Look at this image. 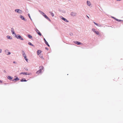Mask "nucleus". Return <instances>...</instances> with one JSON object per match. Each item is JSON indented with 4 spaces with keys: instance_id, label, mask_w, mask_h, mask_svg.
I'll return each mask as SVG.
<instances>
[{
    "instance_id": "5701e85b",
    "label": "nucleus",
    "mask_w": 123,
    "mask_h": 123,
    "mask_svg": "<svg viewBox=\"0 0 123 123\" xmlns=\"http://www.w3.org/2000/svg\"><path fill=\"white\" fill-rule=\"evenodd\" d=\"M24 59H25L26 60V61L27 62L28 61V59H27V57H26H26H24Z\"/></svg>"
},
{
    "instance_id": "0eeeda50",
    "label": "nucleus",
    "mask_w": 123,
    "mask_h": 123,
    "mask_svg": "<svg viewBox=\"0 0 123 123\" xmlns=\"http://www.w3.org/2000/svg\"><path fill=\"white\" fill-rule=\"evenodd\" d=\"M22 54L24 57H26V54L24 51H22Z\"/></svg>"
},
{
    "instance_id": "b1692460",
    "label": "nucleus",
    "mask_w": 123,
    "mask_h": 123,
    "mask_svg": "<svg viewBox=\"0 0 123 123\" xmlns=\"http://www.w3.org/2000/svg\"><path fill=\"white\" fill-rule=\"evenodd\" d=\"M50 13L51 14V15L52 17H53L54 16V14L50 12Z\"/></svg>"
},
{
    "instance_id": "9b49d317",
    "label": "nucleus",
    "mask_w": 123,
    "mask_h": 123,
    "mask_svg": "<svg viewBox=\"0 0 123 123\" xmlns=\"http://www.w3.org/2000/svg\"><path fill=\"white\" fill-rule=\"evenodd\" d=\"M41 72L42 71H41V70H39L37 71L36 72V74H39L41 73Z\"/></svg>"
},
{
    "instance_id": "393cba45",
    "label": "nucleus",
    "mask_w": 123,
    "mask_h": 123,
    "mask_svg": "<svg viewBox=\"0 0 123 123\" xmlns=\"http://www.w3.org/2000/svg\"><path fill=\"white\" fill-rule=\"evenodd\" d=\"M28 44L29 45H31L32 46H33V45H32L31 43L29 42L28 43Z\"/></svg>"
},
{
    "instance_id": "f704fd0d",
    "label": "nucleus",
    "mask_w": 123,
    "mask_h": 123,
    "mask_svg": "<svg viewBox=\"0 0 123 123\" xmlns=\"http://www.w3.org/2000/svg\"><path fill=\"white\" fill-rule=\"evenodd\" d=\"M10 37H9V38H10Z\"/></svg>"
},
{
    "instance_id": "39448f33",
    "label": "nucleus",
    "mask_w": 123,
    "mask_h": 123,
    "mask_svg": "<svg viewBox=\"0 0 123 123\" xmlns=\"http://www.w3.org/2000/svg\"><path fill=\"white\" fill-rule=\"evenodd\" d=\"M20 74H23L24 75H29L31 74L30 73H25V72H22L21 73H20Z\"/></svg>"
},
{
    "instance_id": "4468645a",
    "label": "nucleus",
    "mask_w": 123,
    "mask_h": 123,
    "mask_svg": "<svg viewBox=\"0 0 123 123\" xmlns=\"http://www.w3.org/2000/svg\"><path fill=\"white\" fill-rule=\"evenodd\" d=\"M44 17L47 19H48V20H49V21H50V19L46 15H45V16Z\"/></svg>"
},
{
    "instance_id": "c9c22d12",
    "label": "nucleus",
    "mask_w": 123,
    "mask_h": 123,
    "mask_svg": "<svg viewBox=\"0 0 123 123\" xmlns=\"http://www.w3.org/2000/svg\"><path fill=\"white\" fill-rule=\"evenodd\" d=\"M46 49H47V48H46Z\"/></svg>"
},
{
    "instance_id": "6ab92c4d",
    "label": "nucleus",
    "mask_w": 123,
    "mask_h": 123,
    "mask_svg": "<svg viewBox=\"0 0 123 123\" xmlns=\"http://www.w3.org/2000/svg\"><path fill=\"white\" fill-rule=\"evenodd\" d=\"M11 31L12 32L13 34H14V29L12 28L11 29Z\"/></svg>"
},
{
    "instance_id": "f257e3e1",
    "label": "nucleus",
    "mask_w": 123,
    "mask_h": 123,
    "mask_svg": "<svg viewBox=\"0 0 123 123\" xmlns=\"http://www.w3.org/2000/svg\"><path fill=\"white\" fill-rule=\"evenodd\" d=\"M16 37L17 39H20L22 40H24L22 37L19 35H17L16 36Z\"/></svg>"
},
{
    "instance_id": "412c9836",
    "label": "nucleus",
    "mask_w": 123,
    "mask_h": 123,
    "mask_svg": "<svg viewBox=\"0 0 123 123\" xmlns=\"http://www.w3.org/2000/svg\"><path fill=\"white\" fill-rule=\"evenodd\" d=\"M28 37L30 38H31L32 37L31 35H28Z\"/></svg>"
},
{
    "instance_id": "2f4dec72",
    "label": "nucleus",
    "mask_w": 123,
    "mask_h": 123,
    "mask_svg": "<svg viewBox=\"0 0 123 123\" xmlns=\"http://www.w3.org/2000/svg\"><path fill=\"white\" fill-rule=\"evenodd\" d=\"M87 17H88V18H89V17H88L87 16Z\"/></svg>"
},
{
    "instance_id": "1a4fd4ad",
    "label": "nucleus",
    "mask_w": 123,
    "mask_h": 123,
    "mask_svg": "<svg viewBox=\"0 0 123 123\" xmlns=\"http://www.w3.org/2000/svg\"><path fill=\"white\" fill-rule=\"evenodd\" d=\"M71 15L72 16H74L76 15V13H75L72 12L71 13Z\"/></svg>"
},
{
    "instance_id": "4be33fe9",
    "label": "nucleus",
    "mask_w": 123,
    "mask_h": 123,
    "mask_svg": "<svg viewBox=\"0 0 123 123\" xmlns=\"http://www.w3.org/2000/svg\"><path fill=\"white\" fill-rule=\"evenodd\" d=\"M114 18L117 21H118L119 22L120 21H121V20H118L117 19H116V18Z\"/></svg>"
},
{
    "instance_id": "bb28decb",
    "label": "nucleus",
    "mask_w": 123,
    "mask_h": 123,
    "mask_svg": "<svg viewBox=\"0 0 123 123\" xmlns=\"http://www.w3.org/2000/svg\"><path fill=\"white\" fill-rule=\"evenodd\" d=\"M42 14L44 16H45V15H46L43 12H42Z\"/></svg>"
},
{
    "instance_id": "c756f323",
    "label": "nucleus",
    "mask_w": 123,
    "mask_h": 123,
    "mask_svg": "<svg viewBox=\"0 0 123 123\" xmlns=\"http://www.w3.org/2000/svg\"><path fill=\"white\" fill-rule=\"evenodd\" d=\"M11 54L10 52H8V55H10Z\"/></svg>"
},
{
    "instance_id": "2eb2a0df",
    "label": "nucleus",
    "mask_w": 123,
    "mask_h": 123,
    "mask_svg": "<svg viewBox=\"0 0 123 123\" xmlns=\"http://www.w3.org/2000/svg\"><path fill=\"white\" fill-rule=\"evenodd\" d=\"M43 67L42 66H40L39 67L40 69L39 70H41V71H42V70H43Z\"/></svg>"
},
{
    "instance_id": "423d86ee",
    "label": "nucleus",
    "mask_w": 123,
    "mask_h": 123,
    "mask_svg": "<svg viewBox=\"0 0 123 123\" xmlns=\"http://www.w3.org/2000/svg\"><path fill=\"white\" fill-rule=\"evenodd\" d=\"M44 42H45V44L47 45V46H48L49 47V44L47 42V41H46V40L44 38Z\"/></svg>"
},
{
    "instance_id": "f03ea898",
    "label": "nucleus",
    "mask_w": 123,
    "mask_h": 123,
    "mask_svg": "<svg viewBox=\"0 0 123 123\" xmlns=\"http://www.w3.org/2000/svg\"><path fill=\"white\" fill-rule=\"evenodd\" d=\"M15 11L19 13H22V11L19 9H16L15 10Z\"/></svg>"
},
{
    "instance_id": "dca6fc26",
    "label": "nucleus",
    "mask_w": 123,
    "mask_h": 123,
    "mask_svg": "<svg viewBox=\"0 0 123 123\" xmlns=\"http://www.w3.org/2000/svg\"><path fill=\"white\" fill-rule=\"evenodd\" d=\"M87 4L88 5V6H90L91 4V3H90V2L88 1H87Z\"/></svg>"
},
{
    "instance_id": "20e7f679",
    "label": "nucleus",
    "mask_w": 123,
    "mask_h": 123,
    "mask_svg": "<svg viewBox=\"0 0 123 123\" xmlns=\"http://www.w3.org/2000/svg\"><path fill=\"white\" fill-rule=\"evenodd\" d=\"M15 77H16L14 79L12 80L13 81H16L17 80H19V79L18 78L17 76H15Z\"/></svg>"
},
{
    "instance_id": "a211bd4d",
    "label": "nucleus",
    "mask_w": 123,
    "mask_h": 123,
    "mask_svg": "<svg viewBox=\"0 0 123 123\" xmlns=\"http://www.w3.org/2000/svg\"><path fill=\"white\" fill-rule=\"evenodd\" d=\"M8 79L10 80H12L13 79V77H11V76H8Z\"/></svg>"
},
{
    "instance_id": "473e14b6",
    "label": "nucleus",
    "mask_w": 123,
    "mask_h": 123,
    "mask_svg": "<svg viewBox=\"0 0 123 123\" xmlns=\"http://www.w3.org/2000/svg\"><path fill=\"white\" fill-rule=\"evenodd\" d=\"M28 16H29V17L30 18V16H29V14H28Z\"/></svg>"
},
{
    "instance_id": "c85d7f7f",
    "label": "nucleus",
    "mask_w": 123,
    "mask_h": 123,
    "mask_svg": "<svg viewBox=\"0 0 123 123\" xmlns=\"http://www.w3.org/2000/svg\"><path fill=\"white\" fill-rule=\"evenodd\" d=\"M1 49H0V53H1Z\"/></svg>"
},
{
    "instance_id": "f8f14e48",
    "label": "nucleus",
    "mask_w": 123,
    "mask_h": 123,
    "mask_svg": "<svg viewBox=\"0 0 123 123\" xmlns=\"http://www.w3.org/2000/svg\"><path fill=\"white\" fill-rule=\"evenodd\" d=\"M20 17L21 18L22 20H25V19L24 17L22 16V15H20Z\"/></svg>"
},
{
    "instance_id": "7c9ffc66",
    "label": "nucleus",
    "mask_w": 123,
    "mask_h": 123,
    "mask_svg": "<svg viewBox=\"0 0 123 123\" xmlns=\"http://www.w3.org/2000/svg\"><path fill=\"white\" fill-rule=\"evenodd\" d=\"M2 83V81L1 80H0V83Z\"/></svg>"
},
{
    "instance_id": "72a5a7b5",
    "label": "nucleus",
    "mask_w": 123,
    "mask_h": 123,
    "mask_svg": "<svg viewBox=\"0 0 123 123\" xmlns=\"http://www.w3.org/2000/svg\"><path fill=\"white\" fill-rule=\"evenodd\" d=\"M13 63H15V62H13Z\"/></svg>"
},
{
    "instance_id": "ddd939ff",
    "label": "nucleus",
    "mask_w": 123,
    "mask_h": 123,
    "mask_svg": "<svg viewBox=\"0 0 123 123\" xmlns=\"http://www.w3.org/2000/svg\"><path fill=\"white\" fill-rule=\"evenodd\" d=\"M62 19L63 20L65 21V22H68V21L65 18L62 17Z\"/></svg>"
},
{
    "instance_id": "6e6552de",
    "label": "nucleus",
    "mask_w": 123,
    "mask_h": 123,
    "mask_svg": "<svg viewBox=\"0 0 123 123\" xmlns=\"http://www.w3.org/2000/svg\"><path fill=\"white\" fill-rule=\"evenodd\" d=\"M37 54L38 55H39L40 54L41 52V51L40 50H38L37 52Z\"/></svg>"
},
{
    "instance_id": "cd10ccee",
    "label": "nucleus",
    "mask_w": 123,
    "mask_h": 123,
    "mask_svg": "<svg viewBox=\"0 0 123 123\" xmlns=\"http://www.w3.org/2000/svg\"><path fill=\"white\" fill-rule=\"evenodd\" d=\"M94 22V23L95 24V25H97V26H98V24H97L96 23H95L94 22Z\"/></svg>"
},
{
    "instance_id": "9d476101",
    "label": "nucleus",
    "mask_w": 123,
    "mask_h": 123,
    "mask_svg": "<svg viewBox=\"0 0 123 123\" xmlns=\"http://www.w3.org/2000/svg\"><path fill=\"white\" fill-rule=\"evenodd\" d=\"M75 43L78 45L81 44V43L80 42L78 41H76L75 42Z\"/></svg>"
},
{
    "instance_id": "7ed1b4c3",
    "label": "nucleus",
    "mask_w": 123,
    "mask_h": 123,
    "mask_svg": "<svg viewBox=\"0 0 123 123\" xmlns=\"http://www.w3.org/2000/svg\"><path fill=\"white\" fill-rule=\"evenodd\" d=\"M37 32V33L38 34L40 35V36H41V34L40 32L37 29H36L35 30Z\"/></svg>"
},
{
    "instance_id": "aec40b11",
    "label": "nucleus",
    "mask_w": 123,
    "mask_h": 123,
    "mask_svg": "<svg viewBox=\"0 0 123 123\" xmlns=\"http://www.w3.org/2000/svg\"><path fill=\"white\" fill-rule=\"evenodd\" d=\"M95 32L98 35L99 34V32L98 31H95V32Z\"/></svg>"
},
{
    "instance_id": "f3484780",
    "label": "nucleus",
    "mask_w": 123,
    "mask_h": 123,
    "mask_svg": "<svg viewBox=\"0 0 123 123\" xmlns=\"http://www.w3.org/2000/svg\"><path fill=\"white\" fill-rule=\"evenodd\" d=\"M21 81H26V80H25V79H22L21 80Z\"/></svg>"
},
{
    "instance_id": "a878e982",
    "label": "nucleus",
    "mask_w": 123,
    "mask_h": 123,
    "mask_svg": "<svg viewBox=\"0 0 123 123\" xmlns=\"http://www.w3.org/2000/svg\"><path fill=\"white\" fill-rule=\"evenodd\" d=\"M92 31L94 32H95V31H96V30L94 29H92Z\"/></svg>"
}]
</instances>
